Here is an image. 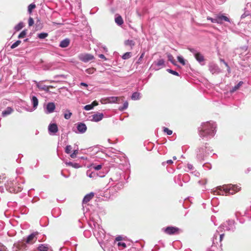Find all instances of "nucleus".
I'll return each instance as SVG.
<instances>
[{
	"instance_id": "f257e3e1",
	"label": "nucleus",
	"mask_w": 251,
	"mask_h": 251,
	"mask_svg": "<svg viewBox=\"0 0 251 251\" xmlns=\"http://www.w3.org/2000/svg\"><path fill=\"white\" fill-rule=\"evenodd\" d=\"M215 125L213 123H203L201 124L199 130V135L201 137L207 136H213L215 133Z\"/></svg>"
},
{
	"instance_id": "f03ea898",
	"label": "nucleus",
	"mask_w": 251,
	"mask_h": 251,
	"mask_svg": "<svg viewBox=\"0 0 251 251\" xmlns=\"http://www.w3.org/2000/svg\"><path fill=\"white\" fill-rule=\"evenodd\" d=\"M218 189L220 190H223L225 193V195L227 196L228 195H233L240 191L241 187L237 185L230 184L226 186H220Z\"/></svg>"
},
{
	"instance_id": "7ed1b4c3",
	"label": "nucleus",
	"mask_w": 251,
	"mask_h": 251,
	"mask_svg": "<svg viewBox=\"0 0 251 251\" xmlns=\"http://www.w3.org/2000/svg\"><path fill=\"white\" fill-rule=\"evenodd\" d=\"M218 189L220 190H223L225 193V195L227 196L228 195H233L240 191L241 187L237 185L230 184L226 186H220Z\"/></svg>"
},
{
	"instance_id": "20e7f679",
	"label": "nucleus",
	"mask_w": 251,
	"mask_h": 251,
	"mask_svg": "<svg viewBox=\"0 0 251 251\" xmlns=\"http://www.w3.org/2000/svg\"><path fill=\"white\" fill-rule=\"evenodd\" d=\"M12 181H13V184H17V182L15 180L13 179ZM10 184L8 183L6 190L10 193H17L21 192L22 190V188L20 186H16V185L13 187L10 186Z\"/></svg>"
},
{
	"instance_id": "39448f33",
	"label": "nucleus",
	"mask_w": 251,
	"mask_h": 251,
	"mask_svg": "<svg viewBox=\"0 0 251 251\" xmlns=\"http://www.w3.org/2000/svg\"><path fill=\"white\" fill-rule=\"evenodd\" d=\"M163 230L166 234L168 235L177 234L179 233L180 230L178 227L174 226H168Z\"/></svg>"
},
{
	"instance_id": "423d86ee",
	"label": "nucleus",
	"mask_w": 251,
	"mask_h": 251,
	"mask_svg": "<svg viewBox=\"0 0 251 251\" xmlns=\"http://www.w3.org/2000/svg\"><path fill=\"white\" fill-rule=\"evenodd\" d=\"M8 183L13 184V181L7 179L4 175L0 176V188L4 186L6 189Z\"/></svg>"
},
{
	"instance_id": "0eeeda50",
	"label": "nucleus",
	"mask_w": 251,
	"mask_h": 251,
	"mask_svg": "<svg viewBox=\"0 0 251 251\" xmlns=\"http://www.w3.org/2000/svg\"><path fill=\"white\" fill-rule=\"evenodd\" d=\"M79 59L84 62H87L94 58L93 55L88 53L80 54L78 56Z\"/></svg>"
},
{
	"instance_id": "6e6552de",
	"label": "nucleus",
	"mask_w": 251,
	"mask_h": 251,
	"mask_svg": "<svg viewBox=\"0 0 251 251\" xmlns=\"http://www.w3.org/2000/svg\"><path fill=\"white\" fill-rule=\"evenodd\" d=\"M90 117H92V119H91V121L98 122L102 119L103 118V114L101 113H97L92 115Z\"/></svg>"
},
{
	"instance_id": "1a4fd4ad",
	"label": "nucleus",
	"mask_w": 251,
	"mask_h": 251,
	"mask_svg": "<svg viewBox=\"0 0 251 251\" xmlns=\"http://www.w3.org/2000/svg\"><path fill=\"white\" fill-rule=\"evenodd\" d=\"M36 233H33L29 235L26 238L25 242L28 244L34 243L37 240Z\"/></svg>"
},
{
	"instance_id": "9d476101",
	"label": "nucleus",
	"mask_w": 251,
	"mask_h": 251,
	"mask_svg": "<svg viewBox=\"0 0 251 251\" xmlns=\"http://www.w3.org/2000/svg\"><path fill=\"white\" fill-rule=\"evenodd\" d=\"M217 18L218 24H222L223 23V21L230 22V19L227 17L223 15H217Z\"/></svg>"
},
{
	"instance_id": "9b49d317",
	"label": "nucleus",
	"mask_w": 251,
	"mask_h": 251,
	"mask_svg": "<svg viewBox=\"0 0 251 251\" xmlns=\"http://www.w3.org/2000/svg\"><path fill=\"white\" fill-rule=\"evenodd\" d=\"M94 197V193L91 192L87 194L83 198L82 201L83 204H86L90 201Z\"/></svg>"
},
{
	"instance_id": "f8f14e48",
	"label": "nucleus",
	"mask_w": 251,
	"mask_h": 251,
	"mask_svg": "<svg viewBox=\"0 0 251 251\" xmlns=\"http://www.w3.org/2000/svg\"><path fill=\"white\" fill-rule=\"evenodd\" d=\"M48 129L49 132L52 133H56L58 130V126L56 124H51L49 126Z\"/></svg>"
},
{
	"instance_id": "ddd939ff",
	"label": "nucleus",
	"mask_w": 251,
	"mask_h": 251,
	"mask_svg": "<svg viewBox=\"0 0 251 251\" xmlns=\"http://www.w3.org/2000/svg\"><path fill=\"white\" fill-rule=\"evenodd\" d=\"M47 113H52L55 108V104L53 102H49L47 105Z\"/></svg>"
},
{
	"instance_id": "4468645a",
	"label": "nucleus",
	"mask_w": 251,
	"mask_h": 251,
	"mask_svg": "<svg viewBox=\"0 0 251 251\" xmlns=\"http://www.w3.org/2000/svg\"><path fill=\"white\" fill-rule=\"evenodd\" d=\"M77 130L81 133H84L87 129V127L84 124L80 123L77 126Z\"/></svg>"
},
{
	"instance_id": "2eb2a0df",
	"label": "nucleus",
	"mask_w": 251,
	"mask_h": 251,
	"mask_svg": "<svg viewBox=\"0 0 251 251\" xmlns=\"http://www.w3.org/2000/svg\"><path fill=\"white\" fill-rule=\"evenodd\" d=\"M195 57L196 59L200 63L204 61L203 55L200 52H197L195 54Z\"/></svg>"
},
{
	"instance_id": "dca6fc26",
	"label": "nucleus",
	"mask_w": 251,
	"mask_h": 251,
	"mask_svg": "<svg viewBox=\"0 0 251 251\" xmlns=\"http://www.w3.org/2000/svg\"><path fill=\"white\" fill-rule=\"evenodd\" d=\"M37 249L39 251H48L50 249V246L47 244H40L38 247Z\"/></svg>"
},
{
	"instance_id": "f3484780",
	"label": "nucleus",
	"mask_w": 251,
	"mask_h": 251,
	"mask_svg": "<svg viewBox=\"0 0 251 251\" xmlns=\"http://www.w3.org/2000/svg\"><path fill=\"white\" fill-rule=\"evenodd\" d=\"M70 42V41L69 39H65L60 42L59 46L61 48H66L69 45Z\"/></svg>"
},
{
	"instance_id": "a211bd4d",
	"label": "nucleus",
	"mask_w": 251,
	"mask_h": 251,
	"mask_svg": "<svg viewBox=\"0 0 251 251\" xmlns=\"http://www.w3.org/2000/svg\"><path fill=\"white\" fill-rule=\"evenodd\" d=\"M124 99V97H111L109 98L110 101L113 102H119L120 100H123Z\"/></svg>"
},
{
	"instance_id": "6ab92c4d",
	"label": "nucleus",
	"mask_w": 251,
	"mask_h": 251,
	"mask_svg": "<svg viewBox=\"0 0 251 251\" xmlns=\"http://www.w3.org/2000/svg\"><path fill=\"white\" fill-rule=\"evenodd\" d=\"M13 111V109L10 107H7L6 109L2 112V115L3 116H5L7 115L11 114Z\"/></svg>"
},
{
	"instance_id": "aec40b11",
	"label": "nucleus",
	"mask_w": 251,
	"mask_h": 251,
	"mask_svg": "<svg viewBox=\"0 0 251 251\" xmlns=\"http://www.w3.org/2000/svg\"><path fill=\"white\" fill-rule=\"evenodd\" d=\"M135 42L131 40H127L125 41V45L126 46H130L132 49L133 47L134 46Z\"/></svg>"
},
{
	"instance_id": "412c9836",
	"label": "nucleus",
	"mask_w": 251,
	"mask_h": 251,
	"mask_svg": "<svg viewBox=\"0 0 251 251\" xmlns=\"http://www.w3.org/2000/svg\"><path fill=\"white\" fill-rule=\"evenodd\" d=\"M243 82L242 81H240L236 85L232 88L231 90H230V92L232 93L239 89L240 86L243 84Z\"/></svg>"
},
{
	"instance_id": "4be33fe9",
	"label": "nucleus",
	"mask_w": 251,
	"mask_h": 251,
	"mask_svg": "<svg viewBox=\"0 0 251 251\" xmlns=\"http://www.w3.org/2000/svg\"><path fill=\"white\" fill-rule=\"evenodd\" d=\"M116 24L119 25L123 24L124 21L122 17L121 16H117L115 19Z\"/></svg>"
},
{
	"instance_id": "5701e85b",
	"label": "nucleus",
	"mask_w": 251,
	"mask_h": 251,
	"mask_svg": "<svg viewBox=\"0 0 251 251\" xmlns=\"http://www.w3.org/2000/svg\"><path fill=\"white\" fill-rule=\"evenodd\" d=\"M140 99V93L138 92H134L131 96V99L132 100H137Z\"/></svg>"
},
{
	"instance_id": "b1692460",
	"label": "nucleus",
	"mask_w": 251,
	"mask_h": 251,
	"mask_svg": "<svg viewBox=\"0 0 251 251\" xmlns=\"http://www.w3.org/2000/svg\"><path fill=\"white\" fill-rule=\"evenodd\" d=\"M32 101L33 107H36L38 104V100L35 96H33L32 98Z\"/></svg>"
},
{
	"instance_id": "393cba45",
	"label": "nucleus",
	"mask_w": 251,
	"mask_h": 251,
	"mask_svg": "<svg viewBox=\"0 0 251 251\" xmlns=\"http://www.w3.org/2000/svg\"><path fill=\"white\" fill-rule=\"evenodd\" d=\"M67 165L72 166V167H74L75 168H78L80 167V165L76 163H72L71 162H67L66 163Z\"/></svg>"
},
{
	"instance_id": "a878e982",
	"label": "nucleus",
	"mask_w": 251,
	"mask_h": 251,
	"mask_svg": "<svg viewBox=\"0 0 251 251\" xmlns=\"http://www.w3.org/2000/svg\"><path fill=\"white\" fill-rule=\"evenodd\" d=\"M154 64L158 67L163 66L164 65V61L162 59H159L156 62H154Z\"/></svg>"
},
{
	"instance_id": "bb28decb",
	"label": "nucleus",
	"mask_w": 251,
	"mask_h": 251,
	"mask_svg": "<svg viewBox=\"0 0 251 251\" xmlns=\"http://www.w3.org/2000/svg\"><path fill=\"white\" fill-rule=\"evenodd\" d=\"M36 8V5L34 3H31L28 6V11L29 14H31L33 9Z\"/></svg>"
},
{
	"instance_id": "cd10ccee",
	"label": "nucleus",
	"mask_w": 251,
	"mask_h": 251,
	"mask_svg": "<svg viewBox=\"0 0 251 251\" xmlns=\"http://www.w3.org/2000/svg\"><path fill=\"white\" fill-rule=\"evenodd\" d=\"M131 57V52H127L123 54V55L122 56V58L123 59L126 60V59H129Z\"/></svg>"
},
{
	"instance_id": "c85d7f7f",
	"label": "nucleus",
	"mask_w": 251,
	"mask_h": 251,
	"mask_svg": "<svg viewBox=\"0 0 251 251\" xmlns=\"http://www.w3.org/2000/svg\"><path fill=\"white\" fill-rule=\"evenodd\" d=\"M24 27V24L22 22L19 23L15 26V29L16 31H19Z\"/></svg>"
},
{
	"instance_id": "c756f323",
	"label": "nucleus",
	"mask_w": 251,
	"mask_h": 251,
	"mask_svg": "<svg viewBox=\"0 0 251 251\" xmlns=\"http://www.w3.org/2000/svg\"><path fill=\"white\" fill-rule=\"evenodd\" d=\"M48 34L47 33H39L38 34V37L40 38V39H45V38H46L47 37H48Z\"/></svg>"
},
{
	"instance_id": "7c9ffc66",
	"label": "nucleus",
	"mask_w": 251,
	"mask_h": 251,
	"mask_svg": "<svg viewBox=\"0 0 251 251\" xmlns=\"http://www.w3.org/2000/svg\"><path fill=\"white\" fill-rule=\"evenodd\" d=\"M26 34V30H23L19 35L18 38H24L25 37V35Z\"/></svg>"
},
{
	"instance_id": "2f4dec72",
	"label": "nucleus",
	"mask_w": 251,
	"mask_h": 251,
	"mask_svg": "<svg viewBox=\"0 0 251 251\" xmlns=\"http://www.w3.org/2000/svg\"><path fill=\"white\" fill-rule=\"evenodd\" d=\"M21 43V41L20 40H17L16 42H15L14 44L12 45L11 46V49H13L15 48L16 47H18Z\"/></svg>"
},
{
	"instance_id": "473e14b6",
	"label": "nucleus",
	"mask_w": 251,
	"mask_h": 251,
	"mask_svg": "<svg viewBox=\"0 0 251 251\" xmlns=\"http://www.w3.org/2000/svg\"><path fill=\"white\" fill-rule=\"evenodd\" d=\"M167 56H168L169 61H170L171 62H172L173 64H174L175 60L173 56V55L170 53H168L167 54Z\"/></svg>"
},
{
	"instance_id": "72a5a7b5",
	"label": "nucleus",
	"mask_w": 251,
	"mask_h": 251,
	"mask_svg": "<svg viewBox=\"0 0 251 251\" xmlns=\"http://www.w3.org/2000/svg\"><path fill=\"white\" fill-rule=\"evenodd\" d=\"M128 101H126L124 103V104H123V106L122 107H121L119 108V109L121 110V111H123L125 109H126L127 107H128Z\"/></svg>"
},
{
	"instance_id": "f704fd0d",
	"label": "nucleus",
	"mask_w": 251,
	"mask_h": 251,
	"mask_svg": "<svg viewBox=\"0 0 251 251\" xmlns=\"http://www.w3.org/2000/svg\"><path fill=\"white\" fill-rule=\"evenodd\" d=\"M145 52H143L140 55V57L138 58L137 61L136 62L137 64H141L142 62V59L145 55Z\"/></svg>"
},
{
	"instance_id": "c9c22d12",
	"label": "nucleus",
	"mask_w": 251,
	"mask_h": 251,
	"mask_svg": "<svg viewBox=\"0 0 251 251\" xmlns=\"http://www.w3.org/2000/svg\"><path fill=\"white\" fill-rule=\"evenodd\" d=\"M96 71V69L94 68H89L86 70V72L89 74H93L95 71Z\"/></svg>"
},
{
	"instance_id": "e433bc0d",
	"label": "nucleus",
	"mask_w": 251,
	"mask_h": 251,
	"mask_svg": "<svg viewBox=\"0 0 251 251\" xmlns=\"http://www.w3.org/2000/svg\"><path fill=\"white\" fill-rule=\"evenodd\" d=\"M67 112L68 113H65V114H64V118L68 120L71 118V117L72 115V113L71 112H70V111H67Z\"/></svg>"
},
{
	"instance_id": "4c0bfd02",
	"label": "nucleus",
	"mask_w": 251,
	"mask_h": 251,
	"mask_svg": "<svg viewBox=\"0 0 251 251\" xmlns=\"http://www.w3.org/2000/svg\"><path fill=\"white\" fill-rule=\"evenodd\" d=\"M207 19L208 20H210L212 23H218V21H217V16L215 18H211L210 17H208L207 18Z\"/></svg>"
},
{
	"instance_id": "58836bf2",
	"label": "nucleus",
	"mask_w": 251,
	"mask_h": 251,
	"mask_svg": "<svg viewBox=\"0 0 251 251\" xmlns=\"http://www.w3.org/2000/svg\"><path fill=\"white\" fill-rule=\"evenodd\" d=\"M37 87L39 89L44 90V89H46L47 88V86L45 85H42V84H37Z\"/></svg>"
},
{
	"instance_id": "ea45409f",
	"label": "nucleus",
	"mask_w": 251,
	"mask_h": 251,
	"mask_svg": "<svg viewBox=\"0 0 251 251\" xmlns=\"http://www.w3.org/2000/svg\"><path fill=\"white\" fill-rule=\"evenodd\" d=\"M93 108V105H92V104L86 105L84 107V109L85 110H90Z\"/></svg>"
},
{
	"instance_id": "a19ab883",
	"label": "nucleus",
	"mask_w": 251,
	"mask_h": 251,
	"mask_svg": "<svg viewBox=\"0 0 251 251\" xmlns=\"http://www.w3.org/2000/svg\"><path fill=\"white\" fill-rule=\"evenodd\" d=\"M178 61L183 65L185 64V61L184 59L181 56L177 57Z\"/></svg>"
},
{
	"instance_id": "79ce46f5",
	"label": "nucleus",
	"mask_w": 251,
	"mask_h": 251,
	"mask_svg": "<svg viewBox=\"0 0 251 251\" xmlns=\"http://www.w3.org/2000/svg\"><path fill=\"white\" fill-rule=\"evenodd\" d=\"M164 131L167 133V134L169 135H171L173 133V131L169 129L167 127L164 128Z\"/></svg>"
},
{
	"instance_id": "37998d69",
	"label": "nucleus",
	"mask_w": 251,
	"mask_h": 251,
	"mask_svg": "<svg viewBox=\"0 0 251 251\" xmlns=\"http://www.w3.org/2000/svg\"><path fill=\"white\" fill-rule=\"evenodd\" d=\"M72 150V147L70 145H68L66 147L65 151L67 153H70Z\"/></svg>"
},
{
	"instance_id": "c03bdc74",
	"label": "nucleus",
	"mask_w": 251,
	"mask_h": 251,
	"mask_svg": "<svg viewBox=\"0 0 251 251\" xmlns=\"http://www.w3.org/2000/svg\"><path fill=\"white\" fill-rule=\"evenodd\" d=\"M78 151L77 150H75L73 153L70 155V156L73 158H75L76 157V155L78 154Z\"/></svg>"
},
{
	"instance_id": "a18cd8bd",
	"label": "nucleus",
	"mask_w": 251,
	"mask_h": 251,
	"mask_svg": "<svg viewBox=\"0 0 251 251\" xmlns=\"http://www.w3.org/2000/svg\"><path fill=\"white\" fill-rule=\"evenodd\" d=\"M34 24V20L32 18L30 17L28 19V25L31 26Z\"/></svg>"
},
{
	"instance_id": "49530a36",
	"label": "nucleus",
	"mask_w": 251,
	"mask_h": 251,
	"mask_svg": "<svg viewBox=\"0 0 251 251\" xmlns=\"http://www.w3.org/2000/svg\"><path fill=\"white\" fill-rule=\"evenodd\" d=\"M167 71L170 73H171L172 74L174 75H178V74L177 72L175 71H173L172 70H171V69H168L167 70Z\"/></svg>"
},
{
	"instance_id": "de8ad7c7",
	"label": "nucleus",
	"mask_w": 251,
	"mask_h": 251,
	"mask_svg": "<svg viewBox=\"0 0 251 251\" xmlns=\"http://www.w3.org/2000/svg\"><path fill=\"white\" fill-rule=\"evenodd\" d=\"M118 246H122L123 248H125L126 247V244L124 242H119L118 243Z\"/></svg>"
},
{
	"instance_id": "09e8293b",
	"label": "nucleus",
	"mask_w": 251,
	"mask_h": 251,
	"mask_svg": "<svg viewBox=\"0 0 251 251\" xmlns=\"http://www.w3.org/2000/svg\"><path fill=\"white\" fill-rule=\"evenodd\" d=\"M102 166L101 165H98L94 167V168L95 170H100L101 169Z\"/></svg>"
},
{
	"instance_id": "8fccbe9b",
	"label": "nucleus",
	"mask_w": 251,
	"mask_h": 251,
	"mask_svg": "<svg viewBox=\"0 0 251 251\" xmlns=\"http://www.w3.org/2000/svg\"><path fill=\"white\" fill-rule=\"evenodd\" d=\"M91 104L93 107L95 106H97L99 104L98 102L96 100L93 101Z\"/></svg>"
},
{
	"instance_id": "3c124183",
	"label": "nucleus",
	"mask_w": 251,
	"mask_h": 251,
	"mask_svg": "<svg viewBox=\"0 0 251 251\" xmlns=\"http://www.w3.org/2000/svg\"><path fill=\"white\" fill-rule=\"evenodd\" d=\"M99 57L100 58H101V59H104V60H106V58L105 57V56L102 54H100L99 55Z\"/></svg>"
},
{
	"instance_id": "603ef678",
	"label": "nucleus",
	"mask_w": 251,
	"mask_h": 251,
	"mask_svg": "<svg viewBox=\"0 0 251 251\" xmlns=\"http://www.w3.org/2000/svg\"><path fill=\"white\" fill-rule=\"evenodd\" d=\"M50 88H53V87L52 86H47V88H46V89H44V91H46V92H49V89Z\"/></svg>"
},
{
	"instance_id": "864d4df0",
	"label": "nucleus",
	"mask_w": 251,
	"mask_h": 251,
	"mask_svg": "<svg viewBox=\"0 0 251 251\" xmlns=\"http://www.w3.org/2000/svg\"><path fill=\"white\" fill-rule=\"evenodd\" d=\"M224 234H222L220 235V242H222V241L223 240V237L224 236Z\"/></svg>"
},
{
	"instance_id": "5fc2aeb1",
	"label": "nucleus",
	"mask_w": 251,
	"mask_h": 251,
	"mask_svg": "<svg viewBox=\"0 0 251 251\" xmlns=\"http://www.w3.org/2000/svg\"><path fill=\"white\" fill-rule=\"evenodd\" d=\"M80 85L81 86H85V87H87L88 86V85L86 83H84V82H81L80 83Z\"/></svg>"
},
{
	"instance_id": "6e6d98bb",
	"label": "nucleus",
	"mask_w": 251,
	"mask_h": 251,
	"mask_svg": "<svg viewBox=\"0 0 251 251\" xmlns=\"http://www.w3.org/2000/svg\"><path fill=\"white\" fill-rule=\"evenodd\" d=\"M121 240H122V237H121V236H118V237H116V240L118 241H120Z\"/></svg>"
},
{
	"instance_id": "4d7b16f0",
	"label": "nucleus",
	"mask_w": 251,
	"mask_h": 251,
	"mask_svg": "<svg viewBox=\"0 0 251 251\" xmlns=\"http://www.w3.org/2000/svg\"><path fill=\"white\" fill-rule=\"evenodd\" d=\"M167 163L168 164H172L173 163V161L172 160H168L167 161Z\"/></svg>"
},
{
	"instance_id": "13d9d810",
	"label": "nucleus",
	"mask_w": 251,
	"mask_h": 251,
	"mask_svg": "<svg viewBox=\"0 0 251 251\" xmlns=\"http://www.w3.org/2000/svg\"><path fill=\"white\" fill-rule=\"evenodd\" d=\"M189 50L191 51V52H195V50L194 49H189Z\"/></svg>"
},
{
	"instance_id": "bf43d9fd",
	"label": "nucleus",
	"mask_w": 251,
	"mask_h": 251,
	"mask_svg": "<svg viewBox=\"0 0 251 251\" xmlns=\"http://www.w3.org/2000/svg\"><path fill=\"white\" fill-rule=\"evenodd\" d=\"M188 168H189V169H192V168L193 166H192V165H189V164H188Z\"/></svg>"
},
{
	"instance_id": "052dcab7",
	"label": "nucleus",
	"mask_w": 251,
	"mask_h": 251,
	"mask_svg": "<svg viewBox=\"0 0 251 251\" xmlns=\"http://www.w3.org/2000/svg\"><path fill=\"white\" fill-rule=\"evenodd\" d=\"M173 159H174V160H176V156H174V157H173Z\"/></svg>"
},
{
	"instance_id": "680f3d73",
	"label": "nucleus",
	"mask_w": 251,
	"mask_h": 251,
	"mask_svg": "<svg viewBox=\"0 0 251 251\" xmlns=\"http://www.w3.org/2000/svg\"><path fill=\"white\" fill-rule=\"evenodd\" d=\"M10 186L14 187V185H16V184H10Z\"/></svg>"
},
{
	"instance_id": "e2e57ef3",
	"label": "nucleus",
	"mask_w": 251,
	"mask_h": 251,
	"mask_svg": "<svg viewBox=\"0 0 251 251\" xmlns=\"http://www.w3.org/2000/svg\"><path fill=\"white\" fill-rule=\"evenodd\" d=\"M208 251H214L212 249H210Z\"/></svg>"
},
{
	"instance_id": "0e129e2a",
	"label": "nucleus",
	"mask_w": 251,
	"mask_h": 251,
	"mask_svg": "<svg viewBox=\"0 0 251 251\" xmlns=\"http://www.w3.org/2000/svg\"><path fill=\"white\" fill-rule=\"evenodd\" d=\"M89 176H90V177H92V175H91V174H90V175H89Z\"/></svg>"
},
{
	"instance_id": "69168bd1",
	"label": "nucleus",
	"mask_w": 251,
	"mask_h": 251,
	"mask_svg": "<svg viewBox=\"0 0 251 251\" xmlns=\"http://www.w3.org/2000/svg\"><path fill=\"white\" fill-rule=\"evenodd\" d=\"M28 40V39H26L25 40V41H27Z\"/></svg>"
},
{
	"instance_id": "338daca9",
	"label": "nucleus",
	"mask_w": 251,
	"mask_h": 251,
	"mask_svg": "<svg viewBox=\"0 0 251 251\" xmlns=\"http://www.w3.org/2000/svg\"><path fill=\"white\" fill-rule=\"evenodd\" d=\"M0 251H1V250H0Z\"/></svg>"
}]
</instances>
